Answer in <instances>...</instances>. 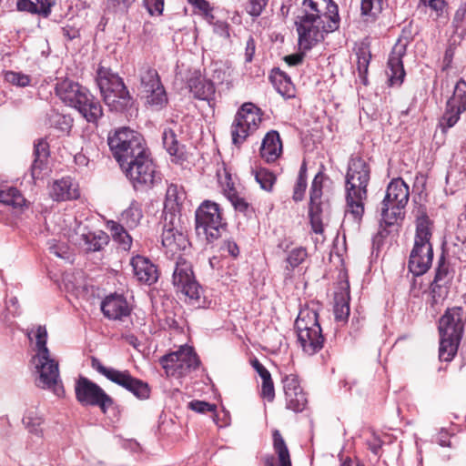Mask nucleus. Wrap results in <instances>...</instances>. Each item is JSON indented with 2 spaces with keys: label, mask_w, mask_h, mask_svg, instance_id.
Returning <instances> with one entry per match:
<instances>
[{
  "label": "nucleus",
  "mask_w": 466,
  "mask_h": 466,
  "mask_svg": "<svg viewBox=\"0 0 466 466\" xmlns=\"http://www.w3.org/2000/svg\"><path fill=\"white\" fill-rule=\"evenodd\" d=\"M29 339H35L36 354L34 357L35 369L39 374L36 385L42 389L51 390L56 395L61 396L64 388L59 375L58 362L51 358L50 351L46 346L47 330L46 326L39 325L35 330L28 331Z\"/></svg>",
  "instance_id": "nucleus-3"
},
{
  "label": "nucleus",
  "mask_w": 466,
  "mask_h": 466,
  "mask_svg": "<svg viewBox=\"0 0 466 466\" xmlns=\"http://www.w3.org/2000/svg\"><path fill=\"white\" fill-rule=\"evenodd\" d=\"M307 188V181L300 179H297L296 184L293 188V196L292 198L295 202L301 201L304 198L305 191Z\"/></svg>",
  "instance_id": "nucleus-61"
},
{
  "label": "nucleus",
  "mask_w": 466,
  "mask_h": 466,
  "mask_svg": "<svg viewBox=\"0 0 466 466\" xmlns=\"http://www.w3.org/2000/svg\"><path fill=\"white\" fill-rule=\"evenodd\" d=\"M159 363L167 376L181 378L196 370L200 360L192 347L184 345L177 351L162 356Z\"/></svg>",
  "instance_id": "nucleus-13"
},
{
  "label": "nucleus",
  "mask_w": 466,
  "mask_h": 466,
  "mask_svg": "<svg viewBox=\"0 0 466 466\" xmlns=\"http://www.w3.org/2000/svg\"><path fill=\"white\" fill-rule=\"evenodd\" d=\"M56 2V0H17L16 8L18 11L46 18L50 15Z\"/></svg>",
  "instance_id": "nucleus-31"
},
{
  "label": "nucleus",
  "mask_w": 466,
  "mask_h": 466,
  "mask_svg": "<svg viewBox=\"0 0 466 466\" xmlns=\"http://www.w3.org/2000/svg\"><path fill=\"white\" fill-rule=\"evenodd\" d=\"M130 265L134 277L139 283L150 286L157 281L159 278L157 268L147 258L137 255L131 258Z\"/></svg>",
  "instance_id": "nucleus-21"
},
{
  "label": "nucleus",
  "mask_w": 466,
  "mask_h": 466,
  "mask_svg": "<svg viewBox=\"0 0 466 466\" xmlns=\"http://www.w3.org/2000/svg\"><path fill=\"white\" fill-rule=\"evenodd\" d=\"M187 87L189 92L197 99L210 102L214 99L216 87L211 80L203 77L198 71L191 74L187 79Z\"/></svg>",
  "instance_id": "nucleus-22"
},
{
  "label": "nucleus",
  "mask_w": 466,
  "mask_h": 466,
  "mask_svg": "<svg viewBox=\"0 0 466 466\" xmlns=\"http://www.w3.org/2000/svg\"><path fill=\"white\" fill-rule=\"evenodd\" d=\"M142 218V209L139 203L137 201H133L121 214V221L130 228H136Z\"/></svg>",
  "instance_id": "nucleus-42"
},
{
  "label": "nucleus",
  "mask_w": 466,
  "mask_h": 466,
  "mask_svg": "<svg viewBox=\"0 0 466 466\" xmlns=\"http://www.w3.org/2000/svg\"><path fill=\"white\" fill-rule=\"evenodd\" d=\"M163 145L170 156L178 159L184 157V146L177 138V135L171 128H165L162 134Z\"/></svg>",
  "instance_id": "nucleus-38"
},
{
  "label": "nucleus",
  "mask_w": 466,
  "mask_h": 466,
  "mask_svg": "<svg viewBox=\"0 0 466 466\" xmlns=\"http://www.w3.org/2000/svg\"><path fill=\"white\" fill-rule=\"evenodd\" d=\"M91 367L111 382L133 393L137 398L140 400L149 398L150 388L148 384L133 377L128 370H118L114 368H107L94 356L91 357Z\"/></svg>",
  "instance_id": "nucleus-12"
},
{
  "label": "nucleus",
  "mask_w": 466,
  "mask_h": 466,
  "mask_svg": "<svg viewBox=\"0 0 466 466\" xmlns=\"http://www.w3.org/2000/svg\"><path fill=\"white\" fill-rule=\"evenodd\" d=\"M172 283L177 291L186 296L188 303L199 304L203 294L202 287L195 278L191 263L181 256L175 262Z\"/></svg>",
  "instance_id": "nucleus-11"
},
{
  "label": "nucleus",
  "mask_w": 466,
  "mask_h": 466,
  "mask_svg": "<svg viewBox=\"0 0 466 466\" xmlns=\"http://www.w3.org/2000/svg\"><path fill=\"white\" fill-rule=\"evenodd\" d=\"M89 90L69 78L60 80L56 85V96L67 106L76 108Z\"/></svg>",
  "instance_id": "nucleus-20"
},
{
  "label": "nucleus",
  "mask_w": 466,
  "mask_h": 466,
  "mask_svg": "<svg viewBox=\"0 0 466 466\" xmlns=\"http://www.w3.org/2000/svg\"><path fill=\"white\" fill-rule=\"evenodd\" d=\"M350 284L346 280L340 283L334 295V317L336 321H347L350 316Z\"/></svg>",
  "instance_id": "nucleus-29"
},
{
  "label": "nucleus",
  "mask_w": 466,
  "mask_h": 466,
  "mask_svg": "<svg viewBox=\"0 0 466 466\" xmlns=\"http://www.w3.org/2000/svg\"><path fill=\"white\" fill-rule=\"evenodd\" d=\"M49 123L51 127H54L61 132L69 133L73 125V119L69 116L53 112L49 116Z\"/></svg>",
  "instance_id": "nucleus-49"
},
{
  "label": "nucleus",
  "mask_w": 466,
  "mask_h": 466,
  "mask_svg": "<svg viewBox=\"0 0 466 466\" xmlns=\"http://www.w3.org/2000/svg\"><path fill=\"white\" fill-rule=\"evenodd\" d=\"M447 251L460 261L466 262V238L457 237Z\"/></svg>",
  "instance_id": "nucleus-52"
},
{
  "label": "nucleus",
  "mask_w": 466,
  "mask_h": 466,
  "mask_svg": "<svg viewBox=\"0 0 466 466\" xmlns=\"http://www.w3.org/2000/svg\"><path fill=\"white\" fill-rule=\"evenodd\" d=\"M322 187V175L319 173L315 176L311 183L309 208L311 228L316 234H321L323 232L321 215L329 208V203L321 201Z\"/></svg>",
  "instance_id": "nucleus-18"
},
{
  "label": "nucleus",
  "mask_w": 466,
  "mask_h": 466,
  "mask_svg": "<svg viewBox=\"0 0 466 466\" xmlns=\"http://www.w3.org/2000/svg\"><path fill=\"white\" fill-rule=\"evenodd\" d=\"M162 245L173 255L189 245L187 236L180 225V215L169 214L163 218Z\"/></svg>",
  "instance_id": "nucleus-17"
},
{
  "label": "nucleus",
  "mask_w": 466,
  "mask_h": 466,
  "mask_svg": "<svg viewBox=\"0 0 466 466\" xmlns=\"http://www.w3.org/2000/svg\"><path fill=\"white\" fill-rule=\"evenodd\" d=\"M260 157L268 163L275 162L282 154V141L276 130L268 131L260 147Z\"/></svg>",
  "instance_id": "nucleus-26"
},
{
  "label": "nucleus",
  "mask_w": 466,
  "mask_h": 466,
  "mask_svg": "<svg viewBox=\"0 0 466 466\" xmlns=\"http://www.w3.org/2000/svg\"><path fill=\"white\" fill-rule=\"evenodd\" d=\"M136 0H106L109 9L115 13L127 14Z\"/></svg>",
  "instance_id": "nucleus-54"
},
{
  "label": "nucleus",
  "mask_w": 466,
  "mask_h": 466,
  "mask_svg": "<svg viewBox=\"0 0 466 466\" xmlns=\"http://www.w3.org/2000/svg\"><path fill=\"white\" fill-rule=\"evenodd\" d=\"M261 397L268 401H272L275 398V390L271 375L262 380Z\"/></svg>",
  "instance_id": "nucleus-58"
},
{
  "label": "nucleus",
  "mask_w": 466,
  "mask_h": 466,
  "mask_svg": "<svg viewBox=\"0 0 466 466\" xmlns=\"http://www.w3.org/2000/svg\"><path fill=\"white\" fill-rule=\"evenodd\" d=\"M273 446L278 454L279 466H291L289 451L286 442L278 430L273 432ZM267 466H275L271 461L267 462Z\"/></svg>",
  "instance_id": "nucleus-39"
},
{
  "label": "nucleus",
  "mask_w": 466,
  "mask_h": 466,
  "mask_svg": "<svg viewBox=\"0 0 466 466\" xmlns=\"http://www.w3.org/2000/svg\"><path fill=\"white\" fill-rule=\"evenodd\" d=\"M431 220L426 214L417 219L414 246L409 258L408 268L414 275L419 277L425 274L431 266L433 249L431 243Z\"/></svg>",
  "instance_id": "nucleus-7"
},
{
  "label": "nucleus",
  "mask_w": 466,
  "mask_h": 466,
  "mask_svg": "<svg viewBox=\"0 0 466 466\" xmlns=\"http://www.w3.org/2000/svg\"><path fill=\"white\" fill-rule=\"evenodd\" d=\"M23 424L28 432L38 439L43 438V419L34 411H27L22 420Z\"/></svg>",
  "instance_id": "nucleus-43"
},
{
  "label": "nucleus",
  "mask_w": 466,
  "mask_h": 466,
  "mask_svg": "<svg viewBox=\"0 0 466 466\" xmlns=\"http://www.w3.org/2000/svg\"><path fill=\"white\" fill-rule=\"evenodd\" d=\"M231 137H232V143L239 147L244 143V141L247 139V137L253 133L250 129H247L244 127V125H242L239 120H233V123L231 125Z\"/></svg>",
  "instance_id": "nucleus-50"
},
{
  "label": "nucleus",
  "mask_w": 466,
  "mask_h": 466,
  "mask_svg": "<svg viewBox=\"0 0 466 466\" xmlns=\"http://www.w3.org/2000/svg\"><path fill=\"white\" fill-rule=\"evenodd\" d=\"M75 393L76 400L83 406L98 407L104 414L115 403L98 384L83 376L76 381Z\"/></svg>",
  "instance_id": "nucleus-15"
},
{
  "label": "nucleus",
  "mask_w": 466,
  "mask_h": 466,
  "mask_svg": "<svg viewBox=\"0 0 466 466\" xmlns=\"http://www.w3.org/2000/svg\"><path fill=\"white\" fill-rule=\"evenodd\" d=\"M270 80L278 93L284 98L289 99L295 97V86L291 82L290 77L284 71L279 68L272 69Z\"/></svg>",
  "instance_id": "nucleus-34"
},
{
  "label": "nucleus",
  "mask_w": 466,
  "mask_h": 466,
  "mask_svg": "<svg viewBox=\"0 0 466 466\" xmlns=\"http://www.w3.org/2000/svg\"><path fill=\"white\" fill-rule=\"evenodd\" d=\"M420 4L428 6L436 15V17L442 15L445 7L447 6V0H420Z\"/></svg>",
  "instance_id": "nucleus-57"
},
{
  "label": "nucleus",
  "mask_w": 466,
  "mask_h": 466,
  "mask_svg": "<svg viewBox=\"0 0 466 466\" xmlns=\"http://www.w3.org/2000/svg\"><path fill=\"white\" fill-rule=\"evenodd\" d=\"M234 119L239 120V122L244 125L245 128L254 132L261 122L259 108L255 106L252 103H245L238 109Z\"/></svg>",
  "instance_id": "nucleus-33"
},
{
  "label": "nucleus",
  "mask_w": 466,
  "mask_h": 466,
  "mask_svg": "<svg viewBox=\"0 0 466 466\" xmlns=\"http://www.w3.org/2000/svg\"><path fill=\"white\" fill-rule=\"evenodd\" d=\"M0 202L14 208L22 207L25 199L15 187L0 188Z\"/></svg>",
  "instance_id": "nucleus-44"
},
{
  "label": "nucleus",
  "mask_w": 466,
  "mask_h": 466,
  "mask_svg": "<svg viewBox=\"0 0 466 466\" xmlns=\"http://www.w3.org/2000/svg\"><path fill=\"white\" fill-rule=\"evenodd\" d=\"M370 180V165L360 157H351L345 176V214L358 224L365 213Z\"/></svg>",
  "instance_id": "nucleus-2"
},
{
  "label": "nucleus",
  "mask_w": 466,
  "mask_h": 466,
  "mask_svg": "<svg viewBox=\"0 0 466 466\" xmlns=\"http://www.w3.org/2000/svg\"><path fill=\"white\" fill-rule=\"evenodd\" d=\"M268 3V0H249L245 10L250 16L256 18L262 14Z\"/></svg>",
  "instance_id": "nucleus-53"
},
{
  "label": "nucleus",
  "mask_w": 466,
  "mask_h": 466,
  "mask_svg": "<svg viewBox=\"0 0 466 466\" xmlns=\"http://www.w3.org/2000/svg\"><path fill=\"white\" fill-rule=\"evenodd\" d=\"M34 160L30 167L33 179L40 177L42 171L46 168L50 156L49 144L45 138H39L34 142Z\"/></svg>",
  "instance_id": "nucleus-27"
},
{
  "label": "nucleus",
  "mask_w": 466,
  "mask_h": 466,
  "mask_svg": "<svg viewBox=\"0 0 466 466\" xmlns=\"http://www.w3.org/2000/svg\"><path fill=\"white\" fill-rule=\"evenodd\" d=\"M140 90L145 92L161 85L160 77L156 69L143 66L139 70Z\"/></svg>",
  "instance_id": "nucleus-41"
},
{
  "label": "nucleus",
  "mask_w": 466,
  "mask_h": 466,
  "mask_svg": "<svg viewBox=\"0 0 466 466\" xmlns=\"http://www.w3.org/2000/svg\"><path fill=\"white\" fill-rule=\"evenodd\" d=\"M188 4L194 7V12L201 15L209 24L214 23L213 6L207 0H187Z\"/></svg>",
  "instance_id": "nucleus-46"
},
{
  "label": "nucleus",
  "mask_w": 466,
  "mask_h": 466,
  "mask_svg": "<svg viewBox=\"0 0 466 466\" xmlns=\"http://www.w3.org/2000/svg\"><path fill=\"white\" fill-rule=\"evenodd\" d=\"M119 166L136 190L152 188L162 180L148 148L139 151Z\"/></svg>",
  "instance_id": "nucleus-5"
},
{
  "label": "nucleus",
  "mask_w": 466,
  "mask_h": 466,
  "mask_svg": "<svg viewBox=\"0 0 466 466\" xmlns=\"http://www.w3.org/2000/svg\"><path fill=\"white\" fill-rule=\"evenodd\" d=\"M466 112V81L460 78L454 86L451 96L447 99L443 114L439 119L438 127L442 133H447Z\"/></svg>",
  "instance_id": "nucleus-16"
},
{
  "label": "nucleus",
  "mask_w": 466,
  "mask_h": 466,
  "mask_svg": "<svg viewBox=\"0 0 466 466\" xmlns=\"http://www.w3.org/2000/svg\"><path fill=\"white\" fill-rule=\"evenodd\" d=\"M412 23L404 26L401 35L392 47L388 59L387 75L389 76V86H400L404 81L406 73L403 66L402 58L406 55L407 46L413 39L414 33L411 31Z\"/></svg>",
  "instance_id": "nucleus-14"
},
{
  "label": "nucleus",
  "mask_w": 466,
  "mask_h": 466,
  "mask_svg": "<svg viewBox=\"0 0 466 466\" xmlns=\"http://www.w3.org/2000/svg\"><path fill=\"white\" fill-rule=\"evenodd\" d=\"M143 94H145L147 106L156 111L164 108L168 102L166 90L162 84L143 92Z\"/></svg>",
  "instance_id": "nucleus-37"
},
{
  "label": "nucleus",
  "mask_w": 466,
  "mask_h": 466,
  "mask_svg": "<svg viewBox=\"0 0 466 466\" xmlns=\"http://www.w3.org/2000/svg\"><path fill=\"white\" fill-rule=\"evenodd\" d=\"M296 333L298 344L306 355L313 356L322 350L325 338L321 328Z\"/></svg>",
  "instance_id": "nucleus-24"
},
{
  "label": "nucleus",
  "mask_w": 466,
  "mask_h": 466,
  "mask_svg": "<svg viewBox=\"0 0 466 466\" xmlns=\"http://www.w3.org/2000/svg\"><path fill=\"white\" fill-rule=\"evenodd\" d=\"M466 316L462 307L449 308L439 320V358L450 361L455 356L461 340Z\"/></svg>",
  "instance_id": "nucleus-4"
},
{
  "label": "nucleus",
  "mask_w": 466,
  "mask_h": 466,
  "mask_svg": "<svg viewBox=\"0 0 466 466\" xmlns=\"http://www.w3.org/2000/svg\"><path fill=\"white\" fill-rule=\"evenodd\" d=\"M455 54V46L453 45H450L444 53L443 61H442V71H446L451 67L452 60Z\"/></svg>",
  "instance_id": "nucleus-64"
},
{
  "label": "nucleus",
  "mask_w": 466,
  "mask_h": 466,
  "mask_svg": "<svg viewBox=\"0 0 466 466\" xmlns=\"http://www.w3.org/2000/svg\"><path fill=\"white\" fill-rule=\"evenodd\" d=\"M96 83L105 104L111 111L124 112L132 106L134 100L123 79L110 68L98 67Z\"/></svg>",
  "instance_id": "nucleus-6"
},
{
  "label": "nucleus",
  "mask_w": 466,
  "mask_h": 466,
  "mask_svg": "<svg viewBox=\"0 0 466 466\" xmlns=\"http://www.w3.org/2000/svg\"><path fill=\"white\" fill-rule=\"evenodd\" d=\"M186 198V193L181 187L175 184H170L166 192V198L164 202L163 217L169 214H179L180 206Z\"/></svg>",
  "instance_id": "nucleus-32"
},
{
  "label": "nucleus",
  "mask_w": 466,
  "mask_h": 466,
  "mask_svg": "<svg viewBox=\"0 0 466 466\" xmlns=\"http://www.w3.org/2000/svg\"><path fill=\"white\" fill-rule=\"evenodd\" d=\"M321 328L319 322L318 307L307 305L300 309L295 320L296 332L308 331Z\"/></svg>",
  "instance_id": "nucleus-30"
},
{
  "label": "nucleus",
  "mask_w": 466,
  "mask_h": 466,
  "mask_svg": "<svg viewBox=\"0 0 466 466\" xmlns=\"http://www.w3.org/2000/svg\"><path fill=\"white\" fill-rule=\"evenodd\" d=\"M283 390L285 394L286 408L294 412H301L305 410L308 403L305 393L303 392L298 377L294 374L287 375L282 380Z\"/></svg>",
  "instance_id": "nucleus-19"
},
{
  "label": "nucleus",
  "mask_w": 466,
  "mask_h": 466,
  "mask_svg": "<svg viewBox=\"0 0 466 466\" xmlns=\"http://www.w3.org/2000/svg\"><path fill=\"white\" fill-rule=\"evenodd\" d=\"M188 408L198 413H214L217 406L204 400H192L188 403Z\"/></svg>",
  "instance_id": "nucleus-56"
},
{
  "label": "nucleus",
  "mask_w": 466,
  "mask_h": 466,
  "mask_svg": "<svg viewBox=\"0 0 466 466\" xmlns=\"http://www.w3.org/2000/svg\"><path fill=\"white\" fill-rule=\"evenodd\" d=\"M448 273H449V267L446 264L445 258L442 254L441 257L439 258L438 267H437L436 272H435V277L431 285V293L433 294L434 301H435V294L438 292L439 289H441V285L439 283L441 282L442 280H444V279L447 277Z\"/></svg>",
  "instance_id": "nucleus-48"
},
{
  "label": "nucleus",
  "mask_w": 466,
  "mask_h": 466,
  "mask_svg": "<svg viewBox=\"0 0 466 466\" xmlns=\"http://www.w3.org/2000/svg\"><path fill=\"white\" fill-rule=\"evenodd\" d=\"M49 195L53 200L60 202L77 199L80 192L77 183L67 177L54 181Z\"/></svg>",
  "instance_id": "nucleus-23"
},
{
  "label": "nucleus",
  "mask_w": 466,
  "mask_h": 466,
  "mask_svg": "<svg viewBox=\"0 0 466 466\" xmlns=\"http://www.w3.org/2000/svg\"><path fill=\"white\" fill-rule=\"evenodd\" d=\"M5 79L9 83L22 87L30 84V77L27 75L17 72H7L5 74Z\"/></svg>",
  "instance_id": "nucleus-55"
},
{
  "label": "nucleus",
  "mask_w": 466,
  "mask_h": 466,
  "mask_svg": "<svg viewBox=\"0 0 466 466\" xmlns=\"http://www.w3.org/2000/svg\"><path fill=\"white\" fill-rule=\"evenodd\" d=\"M85 243L88 251H99L108 244L109 237L106 233L99 231L98 233H88L85 235Z\"/></svg>",
  "instance_id": "nucleus-45"
},
{
  "label": "nucleus",
  "mask_w": 466,
  "mask_h": 466,
  "mask_svg": "<svg viewBox=\"0 0 466 466\" xmlns=\"http://www.w3.org/2000/svg\"><path fill=\"white\" fill-rule=\"evenodd\" d=\"M383 10V0H361L360 14L366 22H374Z\"/></svg>",
  "instance_id": "nucleus-40"
},
{
  "label": "nucleus",
  "mask_w": 466,
  "mask_h": 466,
  "mask_svg": "<svg viewBox=\"0 0 466 466\" xmlns=\"http://www.w3.org/2000/svg\"><path fill=\"white\" fill-rule=\"evenodd\" d=\"M144 5L151 15H160L164 10V0H143Z\"/></svg>",
  "instance_id": "nucleus-59"
},
{
  "label": "nucleus",
  "mask_w": 466,
  "mask_h": 466,
  "mask_svg": "<svg viewBox=\"0 0 466 466\" xmlns=\"http://www.w3.org/2000/svg\"><path fill=\"white\" fill-rule=\"evenodd\" d=\"M220 250L223 252H228V254L233 258H237L239 254V248L232 239L224 240L220 246Z\"/></svg>",
  "instance_id": "nucleus-62"
},
{
  "label": "nucleus",
  "mask_w": 466,
  "mask_h": 466,
  "mask_svg": "<svg viewBox=\"0 0 466 466\" xmlns=\"http://www.w3.org/2000/svg\"><path fill=\"white\" fill-rule=\"evenodd\" d=\"M295 25L299 46L301 49L311 50L324 39L325 34L339 28L338 5L333 0H303Z\"/></svg>",
  "instance_id": "nucleus-1"
},
{
  "label": "nucleus",
  "mask_w": 466,
  "mask_h": 466,
  "mask_svg": "<svg viewBox=\"0 0 466 466\" xmlns=\"http://www.w3.org/2000/svg\"><path fill=\"white\" fill-rule=\"evenodd\" d=\"M228 223L218 204L203 201L195 212V230L208 243H213L227 231Z\"/></svg>",
  "instance_id": "nucleus-8"
},
{
  "label": "nucleus",
  "mask_w": 466,
  "mask_h": 466,
  "mask_svg": "<svg viewBox=\"0 0 466 466\" xmlns=\"http://www.w3.org/2000/svg\"><path fill=\"white\" fill-rule=\"evenodd\" d=\"M356 56L359 77L360 78L363 85L366 86L368 84L367 75L371 59L370 45L366 42H361L359 44L356 48Z\"/></svg>",
  "instance_id": "nucleus-36"
},
{
  "label": "nucleus",
  "mask_w": 466,
  "mask_h": 466,
  "mask_svg": "<svg viewBox=\"0 0 466 466\" xmlns=\"http://www.w3.org/2000/svg\"><path fill=\"white\" fill-rule=\"evenodd\" d=\"M76 109L87 122L93 124H96L104 115L100 102L90 91L78 103Z\"/></svg>",
  "instance_id": "nucleus-28"
},
{
  "label": "nucleus",
  "mask_w": 466,
  "mask_h": 466,
  "mask_svg": "<svg viewBox=\"0 0 466 466\" xmlns=\"http://www.w3.org/2000/svg\"><path fill=\"white\" fill-rule=\"evenodd\" d=\"M107 144L118 164L147 148L140 134L126 127L110 132Z\"/></svg>",
  "instance_id": "nucleus-10"
},
{
  "label": "nucleus",
  "mask_w": 466,
  "mask_h": 466,
  "mask_svg": "<svg viewBox=\"0 0 466 466\" xmlns=\"http://www.w3.org/2000/svg\"><path fill=\"white\" fill-rule=\"evenodd\" d=\"M466 19V0L462 2L460 7L455 12L452 24L456 29L462 27L463 22Z\"/></svg>",
  "instance_id": "nucleus-60"
},
{
  "label": "nucleus",
  "mask_w": 466,
  "mask_h": 466,
  "mask_svg": "<svg viewBox=\"0 0 466 466\" xmlns=\"http://www.w3.org/2000/svg\"><path fill=\"white\" fill-rule=\"evenodd\" d=\"M224 175L225 187L223 189L227 198L230 201L237 211L247 215L251 210L249 203L238 195L234 187L233 182L231 181V175L228 173L226 169H224Z\"/></svg>",
  "instance_id": "nucleus-35"
},
{
  "label": "nucleus",
  "mask_w": 466,
  "mask_h": 466,
  "mask_svg": "<svg viewBox=\"0 0 466 466\" xmlns=\"http://www.w3.org/2000/svg\"><path fill=\"white\" fill-rule=\"evenodd\" d=\"M101 310L109 319H121L130 314L127 301L121 295L107 296L101 303Z\"/></svg>",
  "instance_id": "nucleus-25"
},
{
  "label": "nucleus",
  "mask_w": 466,
  "mask_h": 466,
  "mask_svg": "<svg viewBox=\"0 0 466 466\" xmlns=\"http://www.w3.org/2000/svg\"><path fill=\"white\" fill-rule=\"evenodd\" d=\"M299 47H300V46H299ZM299 50L300 51L299 53H296V54H293V55H289V56H286L284 57V61L289 66H298V65H300L303 62L305 54L309 50H304V49H301V48H299Z\"/></svg>",
  "instance_id": "nucleus-63"
},
{
  "label": "nucleus",
  "mask_w": 466,
  "mask_h": 466,
  "mask_svg": "<svg viewBox=\"0 0 466 466\" xmlns=\"http://www.w3.org/2000/svg\"><path fill=\"white\" fill-rule=\"evenodd\" d=\"M409 198V186L403 179L395 178L390 182L381 202V216L386 225L393 226L399 219L403 218L402 210L408 204Z\"/></svg>",
  "instance_id": "nucleus-9"
},
{
  "label": "nucleus",
  "mask_w": 466,
  "mask_h": 466,
  "mask_svg": "<svg viewBox=\"0 0 466 466\" xmlns=\"http://www.w3.org/2000/svg\"><path fill=\"white\" fill-rule=\"evenodd\" d=\"M308 257L307 249L303 247L294 248L289 251L286 261L288 263L287 268L294 269L299 267Z\"/></svg>",
  "instance_id": "nucleus-51"
},
{
  "label": "nucleus",
  "mask_w": 466,
  "mask_h": 466,
  "mask_svg": "<svg viewBox=\"0 0 466 466\" xmlns=\"http://www.w3.org/2000/svg\"><path fill=\"white\" fill-rule=\"evenodd\" d=\"M255 180L266 191H271L276 182V176L266 168H258L253 171Z\"/></svg>",
  "instance_id": "nucleus-47"
}]
</instances>
